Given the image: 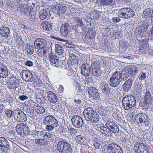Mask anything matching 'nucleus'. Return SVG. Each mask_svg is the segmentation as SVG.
<instances>
[{
  "label": "nucleus",
  "mask_w": 153,
  "mask_h": 153,
  "mask_svg": "<svg viewBox=\"0 0 153 153\" xmlns=\"http://www.w3.org/2000/svg\"><path fill=\"white\" fill-rule=\"evenodd\" d=\"M48 140V138H44V139H41V145H46L48 143V141H48L47 140Z\"/></svg>",
  "instance_id": "62"
},
{
  "label": "nucleus",
  "mask_w": 153,
  "mask_h": 153,
  "mask_svg": "<svg viewBox=\"0 0 153 153\" xmlns=\"http://www.w3.org/2000/svg\"><path fill=\"white\" fill-rule=\"evenodd\" d=\"M45 110L42 106L39 105L35 111L39 114H42L45 113Z\"/></svg>",
  "instance_id": "48"
},
{
  "label": "nucleus",
  "mask_w": 153,
  "mask_h": 153,
  "mask_svg": "<svg viewBox=\"0 0 153 153\" xmlns=\"http://www.w3.org/2000/svg\"><path fill=\"white\" fill-rule=\"evenodd\" d=\"M49 12V9L45 8L41 9L39 13L40 19L42 20H44L48 16Z\"/></svg>",
  "instance_id": "26"
},
{
  "label": "nucleus",
  "mask_w": 153,
  "mask_h": 153,
  "mask_svg": "<svg viewBox=\"0 0 153 153\" xmlns=\"http://www.w3.org/2000/svg\"><path fill=\"white\" fill-rule=\"evenodd\" d=\"M13 116L14 119L18 121L25 122L27 120L26 116L24 113L17 108L13 111Z\"/></svg>",
  "instance_id": "7"
},
{
  "label": "nucleus",
  "mask_w": 153,
  "mask_h": 153,
  "mask_svg": "<svg viewBox=\"0 0 153 153\" xmlns=\"http://www.w3.org/2000/svg\"><path fill=\"white\" fill-rule=\"evenodd\" d=\"M73 18L74 20L78 23L77 25H78L79 27H81L83 28V26H85V25L81 18L78 16L74 17Z\"/></svg>",
  "instance_id": "45"
},
{
  "label": "nucleus",
  "mask_w": 153,
  "mask_h": 153,
  "mask_svg": "<svg viewBox=\"0 0 153 153\" xmlns=\"http://www.w3.org/2000/svg\"><path fill=\"white\" fill-rule=\"evenodd\" d=\"M95 113L94 110L90 107H88L85 109L83 112V115L85 119L87 121H89L91 118L92 116L94 115Z\"/></svg>",
  "instance_id": "19"
},
{
  "label": "nucleus",
  "mask_w": 153,
  "mask_h": 153,
  "mask_svg": "<svg viewBox=\"0 0 153 153\" xmlns=\"http://www.w3.org/2000/svg\"><path fill=\"white\" fill-rule=\"evenodd\" d=\"M68 40L67 42H65V44H63V45H64L66 47L68 48H70L74 49L76 48V46L75 45L73 44L68 43Z\"/></svg>",
  "instance_id": "59"
},
{
  "label": "nucleus",
  "mask_w": 153,
  "mask_h": 153,
  "mask_svg": "<svg viewBox=\"0 0 153 153\" xmlns=\"http://www.w3.org/2000/svg\"><path fill=\"white\" fill-rule=\"evenodd\" d=\"M144 100L151 103L153 100L151 92L148 90H146L145 94Z\"/></svg>",
  "instance_id": "35"
},
{
  "label": "nucleus",
  "mask_w": 153,
  "mask_h": 153,
  "mask_svg": "<svg viewBox=\"0 0 153 153\" xmlns=\"http://www.w3.org/2000/svg\"><path fill=\"white\" fill-rule=\"evenodd\" d=\"M58 7V11L59 13L63 14L65 13L67 7L65 4H59Z\"/></svg>",
  "instance_id": "42"
},
{
  "label": "nucleus",
  "mask_w": 153,
  "mask_h": 153,
  "mask_svg": "<svg viewBox=\"0 0 153 153\" xmlns=\"http://www.w3.org/2000/svg\"><path fill=\"white\" fill-rule=\"evenodd\" d=\"M153 13V9L148 8L145 9L143 12V16H151Z\"/></svg>",
  "instance_id": "44"
},
{
  "label": "nucleus",
  "mask_w": 153,
  "mask_h": 153,
  "mask_svg": "<svg viewBox=\"0 0 153 153\" xmlns=\"http://www.w3.org/2000/svg\"><path fill=\"white\" fill-rule=\"evenodd\" d=\"M151 103L144 100L143 102H140L139 103V105L145 111H147L149 108V104Z\"/></svg>",
  "instance_id": "36"
},
{
  "label": "nucleus",
  "mask_w": 153,
  "mask_h": 153,
  "mask_svg": "<svg viewBox=\"0 0 153 153\" xmlns=\"http://www.w3.org/2000/svg\"><path fill=\"white\" fill-rule=\"evenodd\" d=\"M82 74L85 76H89L90 72V68H81Z\"/></svg>",
  "instance_id": "50"
},
{
  "label": "nucleus",
  "mask_w": 153,
  "mask_h": 153,
  "mask_svg": "<svg viewBox=\"0 0 153 153\" xmlns=\"http://www.w3.org/2000/svg\"><path fill=\"white\" fill-rule=\"evenodd\" d=\"M36 100L37 102L40 104H44L47 101L45 98L41 94L36 96Z\"/></svg>",
  "instance_id": "34"
},
{
  "label": "nucleus",
  "mask_w": 153,
  "mask_h": 153,
  "mask_svg": "<svg viewBox=\"0 0 153 153\" xmlns=\"http://www.w3.org/2000/svg\"><path fill=\"white\" fill-rule=\"evenodd\" d=\"M39 105L38 104L33 102H31L30 104V107L33 108L35 111Z\"/></svg>",
  "instance_id": "63"
},
{
  "label": "nucleus",
  "mask_w": 153,
  "mask_h": 153,
  "mask_svg": "<svg viewBox=\"0 0 153 153\" xmlns=\"http://www.w3.org/2000/svg\"><path fill=\"white\" fill-rule=\"evenodd\" d=\"M68 131L70 134L72 136L75 135L77 133L76 129L71 126L68 127Z\"/></svg>",
  "instance_id": "53"
},
{
  "label": "nucleus",
  "mask_w": 153,
  "mask_h": 153,
  "mask_svg": "<svg viewBox=\"0 0 153 153\" xmlns=\"http://www.w3.org/2000/svg\"><path fill=\"white\" fill-rule=\"evenodd\" d=\"M25 124L23 123H21L20 124H17L16 127V130L18 133L20 135H22V131L24 127Z\"/></svg>",
  "instance_id": "37"
},
{
  "label": "nucleus",
  "mask_w": 153,
  "mask_h": 153,
  "mask_svg": "<svg viewBox=\"0 0 153 153\" xmlns=\"http://www.w3.org/2000/svg\"><path fill=\"white\" fill-rule=\"evenodd\" d=\"M92 68L91 70V74H93L94 76H100V68Z\"/></svg>",
  "instance_id": "39"
},
{
  "label": "nucleus",
  "mask_w": 153,
  "mask_h": 153,
  "mask_svg": "<svg viewBox=\"0 0 153 153\" xmlns=\"http://www.w3.org/2000/svg\"><path fill=\"white\" fill-rule=\"evenodd\" d=\"M75 139L76 142L79 144H82L85 140V137L81 135H79L77 136Z\"/></svg>",
  "instance_id": "49"
},
{
  "label": "nucleus",
  "mask_w": 153,
  "mask_h": 153,
  "mask_svg": "<svg viewBox=\"0 0 153 153\" xmlns=\"http://www.w3.org/2000/svg\"><path fill=\"white\" fill-rule=\"evenodd\" d=\"M44 30L46 31L51 30L52 28V24L48 22H44L41 25Z\"/></svg>",
  "instance_id": "30"
},
{
  "label": "nucleus",
  "mask_w": 153,
  "mask_h": 153,
  "mask_svg": "<svg viewBox=\"0 0 153 153\" xmlns=\"http://www.w3.org/2000/svg\"><path fill=\"white\" fill-rule=\"evenodd\" d=\"M97 2L101 6H106L111 5L113 0H97Z\"/></svg>",
  "instance_id": "31"
},
{
  "label": "nucleus",
  "mask_w": 153,
  "mask_h": 153,
  "mask_svg": "<svg viewBox=\"0 0 153 153\" xmlns=\"http://www.w3.org/2000/svg\"><path fill=\"white\" fill-rule=\"evenodd\" d=\"M47 41L42 38H38L35 39L34 44L35 48H44L47 44Z\"/></svg>",
  "instance_id": "15"
},
{
  "label": "nucleus",
  "mask_w": 153,
  "mask_h": 153,
  "mask_svg": "<svg viewBox=\"0 0 153 153\" xmlns=\"http://www.w3.org/2000/svg\"><path fill=\"white\" fill-rule=\"evenodd\" d=\"M10 145L8 141L3 137H0V151L3 149L10 150Z\"/></svg>",
  "instance_id": "16"
},
{
  "label": "nucleus",
  "mask_w": 153,
  "mask_h": 153,
  "mask_svg": "<svg viewBox=\"0 0 153 153\" xmlns=\"http://www.w3.org/2000/svg\"><path fill=\"white\" fill-rule=\"evenodd\" d=\"M43 123L46 126L45 129L48 131H51L59 124L57 120L51 115L44 117Z\"/></svg>",
  "instance_id": "4"
},
{
  "label": "nucleus",
  "mask_w": 153,
  "mask_h": 153,
  "mask_svg": "<svg viewBox=\"0 0 153 153\" xmlns=\"http://www.w3.org/2000/svg\"><path fill=\"white\" fill-rule=\"evenodd\" d=\"M88 91L90 97L97 100L100 98L99 92L95 88L92 87H88Z\"/></svg>",
  "instance_id": "12"
},
{
  "label": "nucleus",
  "mask_w": 153,
  "mask_h": 153,
  "mask_svg": "<svg viewBox=\"0 0 153 153\" xmlns=\"http://www.w3.org/2000/svg\"><path fill=\"white\" fill-rule=\"evenodd\" d=\"M72 143L64 140L59 141L57 144V149L60 153H73Z\"/></svg>",
  "instance_id": "3"
},
{
  "label": "nucleus",
  "mask_w": 153,
  "mask_h": 153,
  "mask_svg": "<svg viewBox=\"0 0 153 153\" xmlns=\"http://www.w3.org/2000/svg\"><path fill=\"white\" fill-rule=\"evenodd\" d=\"M92 143L94 147L96 149H98L100 147V142L97 140L93 141Z\"/></svg>",
  "instance_id": "57"
},
{
  "label": "nucleus",
  "mask_w": 153,
  "mask_h": 153,
  "mask_svg": "<svg viewBox=\"0 0 153 153\" xmlns=\"http://www.w3.org/2000/svg\"><path fill=\"white\" fill-rule=\"evenodd\" d=\"M65 69L68 71L69 76L71 75L74 76V73L75 72V71L74 70H76L75 68H65Z\"/></svg>",
  "instance_id": "55"
},
{
  "label": "nucleus",
  "mask_w": 153,
  "mask_h": 153,
  "mask_svg": "<svg viewBox=\"0 0 153 153\" xmlns=\"http://www.w3.org/2000/svg\"><path fill=\"white\" fill-rule=\"evenodd\" d=\"M100 86L102 93L105 95L108 96L111 91V88L108 84L106 82L103 81L101 83Z\"/></svg>",
  "instance_id": "14"
},
{
  "label": "nucleus",
  "mask_w": 153,
  "mask_h": 153,
  "mask_svg": "<svg viewBox=\"0 0 153 153\" xmlns=\"http://www.w3.org/2000/svg\"><path fill=\"white\" fill-rule=\"evenodd\" d=\"M56 52L57 54L60 55L64 53V50L63 48L59 44H56L55 46Z\"/></svg>",
  "instance_id": "41"
},
{
  "label": "nucleus",
  "mask_w": 153,
  "mask_h": 153,
  "mask_svg": "<svg viewBox=\"0 0 153 153\" xmlns=\"http://www.w3.org/2000/svg\"><path fill=\"white\" fill-rule=\"evenodd\" d=\"M74 86L76 88V90L79 93V94H83L84 92V91L81 88V85L77 82H75L74 83Z\"/></svg>",
  "instance_id": "47"
},
{
  "label": "nucleus",
  "mask_w": 153,
  "mask_h": 153,
  "mask_svg": "<svg viewBox=\"0 0 153 153\" xmlns=\"http://www.w3.org/2000/svg\"><path fill=\"white\" fill-rule=\"evenodd\" d=\"M38 125L36 123L35 124L36 129L34 130L33 132V134L32 135L33 136L35 137V138H39L38 135L37 134V130H39V129L38 128Z\"/></svg>",
  "instance_id": "56"
},
{
  "label": "nucleus",
  "mask_w": 153,
  "mask_h": 153,
  "mask_svg": "<svg viewBox=\"0 0 153 153\" xmlns=\"http://www.w3.org/2000/svg\"><path fill=\"white\" fill-rule=\"evenodd\" d=\"M47 94L48 100L51 103H55L58 101L59 98L54 93L48 91L47 92Z\"/></svg>",
  "instance_id": "22"
},
{
  "label": "nucleus",
  "mask_w": 153,
  "mask_h": 153,
  "mask_svg": "<svg viewBox=\"0 0 153 153\" xmlns=\"http://www.w3.org/2000/svg\"><path fill=\"white\" fill-rule=\"evenodd\" d=\"M107 111H101L99 112L100 114L102 116V119L105 122V124L107 123V122L111 121L112 122H114L112 120H110L109 118V116L107 113Z\"/></svg>",
  "instance_id": "27"
},
{
  "label": "nucleus",
  "mask_w": 153,
  "mask_h": 153,
  "mask_svg": "<svg viewBox=\"0 0 153 153\" xmlns=\"http://www.w3.org/2000/svg\"><path fill=\"white\" fill-rule=\"evenodd\" d=\"M49 59L51 62L52 63V65L54 66L58 67L57 65H58L59 60L56 55L53 53H51L49 55Z\"/></svg>",
  "instance_id": "24"
},
{
  "label": "nucleus",
  "mask_w": 153,
  "mask_h": 153,
  "mask_svg": "<svg viewBox=\"0 0 153 153\" xmlns=\"http://www.w3.org/2000/svg\"><path fill=\"white\" fill-rule=\"evenodd\" d=\"M133 149L135 152L144 149H146L148 146L143 143L135 141L133 142Z\"/></svg>",
  "instance_id": "21"
},
{
  "label": "nucleus",
  "mask_w": 153,
  "mask_h": 153,
  "mask_svg": "<svg viewBox=\"0 0 153 153\" xmlns=\"http://www.w3.org/2000/svg\"><path fill=\"white\" fill-rule=\"evenodd\" d=\"M118 72L114 73L110 79L109 84L111 86L113 87H116L118 86L121 82L120 79V76L119 75Z\"/></svg>",
  "instance_id": "10"
},
{
  "label": "nucleus",
  "mask_w": 153,
  "mask_h": 153,
  "mask_svg": "<svg viewBox=\"0 0 153 153\" xmlns=\"http://www.w3.org/2000/svg\"><path fill=\"white\" fill-rule=\"evenodd\" d=\"M100 16V13L98 11L93 10L90 12L88 17L91 19L96 20L98 19Z\"/></svg>",
  "instance_id": "28"
},
{
  "label": "nucleus",
  "mask_w": 153,
  "mask_h": 153,
  "mask_svg": "<svg viewBox=\"0 0 153 153\" xmlns=\"http://www.w3.org/2000/svg\"><path fill=\"white\" fill-rule=\"evenodd\" d=\"M135 13L133 10L130 8H123L118 12L119 17L129 19L134 16Z\"/></svg>",
  "instance_id": "6"
},
{
  "label": "nucleus",
  "mask_w": 153,
  "mask_h": 153,
  "mask_svg": "<svg viewBox=\"0 0 153 153\" xmlns=\"http://www.w3.org/2000/svg\"><path fill=\"white\" fill-rule=\"evenodd\" d=\"M127 70L130 76H134L137 74L138 72L137 68H128Z\"/></svg>",
  "instance_id": "43"
},
{
  "label": "nucleus",
  "mask_w": 153,
  "mask_h": 153,
  "mask_svg": "<svg viewBox=\"0 0 153 153\" xmlns=\"http://www.w3.org/2000/svg\"><path fill=\"white\" fill-rule=\"evenodd\" d=\"M7 68H0V77H6L8 75Z\"/></svg>",
  "instance_id": "40"
},
{
  "label": "nucleus",
  "mask_w": 153,
  "mask_h": 153,
  "mask_svg": "<svg viewBox=\"0 0 153 153\" xmlns=\"http://www.w3.org/2000/svg\"><path fill=\"white\" fill-rule=\"evenodd\" d=\"M10 29L7 27L2 26L0 29V33L2 36L5 37L9 36Z\"/></svg>",
  "instance_id": "25"
},
{
  "label": "nucleus",
  "mask_w": 153,
  "mask_h": 153,
  "mask_svg": "<svg viewBox=\"0 0 153 153\" xmlns=\"http://www.w3.org/2000/svg\"><path fill=\"white\" fill-rule=\"evenodd\" d=\"M133 149L135 152L144 149H146L148 146L143 143L135 141L133 142Z\"/></svg>",
  "instance_id": "20"
},
{
  "label": "nucleus",
  "mask_w": 153,
  "mask_h": 153,
  "mask_svg": "<svg viewBox=\"0 0 153 153\" xmlns=\"http://www.w3.org/2000/svg\"><path fill=\"white\" fill-rule=\"evenodd\" d=\"M147 42L145 40H143L140 46L139 51L141 53H146L148 51L149 49L147 47Z\"/></svg>",
  "instance_id": "29"
},
{
  "label": "nucleus",
  "mask_w": 153,
  "mask_h": 153,
  "mask_svg": "<svg viewBox=\"0 0 153 153\" xmlns=\"http://www.w3.org/2000/svg\"><path fill=\"white\" fill-rule=\"evenodd\" d=\"M25 51L27 52V54L31 55L33 53L34 48L33 46H30L27 44L25 46Z\"/></svg>",
  "instance_id": "46"
},
{
  "label": "nucleus",
  "mask_w": 153,
  "mask_h": 153,
  "mask_svg": "<svg viewBox=\"0 0 153 153\" xmlns=\"http://www.w3.org/2000/svg\"><path fill=\"white\" fill-rule=\"evenodd\" d=\"M71 27L69 24L65 23L62 25L60 29L61 34L63 36H67L70 33Z\"/></svg>",
  "instance_id": "18"
},
{
  "label": "nucleus",
  "mask_w": 153,
  "mask_h": 153,
  "mask_svg": "<svg viewBox=\"0 0 153 153\" xmlns=\"http://www.w3.org/2000/svg\"><path fill=\"white\" fill-rule=\"evenodd\" d=\"M24 127L26 128H24L23 129L22 131V135H21L24 136V135H27L31 134V133L29 129V127L28 126L25 124Z\"/></svg>",
  "instance_id": "51"
},
{
  "label": "nucleus",
  "mask_w": 153,
  "mask_h": 153,
  "mask_svg": "<svg viewBox=\"0 0 153 153\" xmlns=\"http://www.w3.org/2000/svg\"><path fill=\"white\" fill-rule=\"evenodd\" d=\"M91 117L89 121H91L92 123H95L99 122L100 121L99 115L97 113H95L94 115H93Z\"/></svg>",
  "instance_id": "38"
},
{
  "label": "nucleus",
  "mask_w": 153,
  "mask_h": 153,
  "mask_svg": "<svg viewBox=\"0 0 153 153\" xmlns=\"http://www.w3.org/2000/svg\"><path fill=\"white\" fill-rule=\"evenodd\" d=\"M21 10L26 14L29 12V18L33 21L36 20V13L33 10L31 9L28 4H26L23 6L21 9Z\"/></svg>",
  "instance_id": "8"
},
{
  "label": "nucleus",
  "mask_w": 153,
  "mask_h": 153,
  "mask_svg": "<svg viewBox=\"0 0 153 153\" xmlns=\"http://www.w3.org/2000/svg\"><path fill=\"white\" fill-rule=\"evenodd\" d=\"M24 111L26 113V114L28 115L31 117L33 114L34 110L32 108L30 107H25L24 108Z\"/></svg>",
  "instance_id": "52"
},
{
  "label": "nucleus",
  "mask_w": 153,
  "mask_h": 153,
  "mask_svg": "<svg viewBox=\"0 0 153 153\" xmlns=\"http://www.w3.org/2000/svg\"><path fill=\"white\" fill-rule=\"evenodd\" d=\"M22 79L26 82H32L34 80V77L32 73L26 70L22 71L21 73Z\"/></svg>",
  "instance_id": "13"
},
{
  "label": "nucleus",
  "mask_w": 153,
  "mask_h": 153,
  "mask_svg": "<svg viewBox=\"0 0 153 153\" xmlns=\"http://www.w3.org/2000/svg\"><path fill=\"white\" fill-rule=\"evenodd\" d=\"M96 35V33L94 30H90L89 32V36L91 39H93Z\"/></svg>",
  "instance_id": "60"
},
{
  "label": "nucleus",
  "mask_w": 153,
  "mask_h": 153,
  "mask_svg": "<svg viewBox=\"0 0 153 153\" xmlns=\"http://www.w3.org/2000/svg\"><path fill=\"white\" fill-rule=\"evenodd\" d=\"M10 79L11 81L7 84V87L9 89L14 90L20 85V79L14 77H11Z\"/></svg>",
  "instance_id": "11"
},
{
  "label": "nucleus",
  "mask_w": 153,
  "mask_h": 153,
  "mask_svg": "<svg viewBox=\"0 0 153 153\" xmlns=\"http://www.w3.org/2000/svg\"><path fill=\"white\" fill-rule=\"evenodd\" d=\"M123 108L127 110H131L135 108L136 100L132 95H128L124 97L122 100Z\"/></svg>",
  "instance_id": "2"
},
{
  "label": "nucleus",
  "mask_w": 153,
  "mask_h": 153,
  "mask_svg": "<svg viewBox=\"0 0 153 153\" xmlns=\"http://www.w3.org/2000/svg\"><path fill=\"white\" fill-rule=\"evenodd\" d=\"M132 83V82L131 80L128 79L126 80L123 85L124 91L127 92L130 90Z\"/></svg>",
  "instance_id": "32"
},
{
  "label": "nucleus",
  "mask_w": 153,
  "mask_h": 153,
  "mask_svg": "<svg viewBox=\"0 0 153 153\" xmlns=\"http://www.w3.org/2000/svg\"><path fill=\"white\" fill-rule=\"evenodd\" d=\"M39 137H42L48 138V140H50L51 142H52L54 139V137L53 134L50 133L49 132H46V130H43L40 131L39 130H37V134Z\"/></svg>",
  "instance_id": "17"
},
{
  "label": "nucleus",
  "mask_w": 153,
  "mask_h": 153,
  "mask_svg": "<svg viewBox=\"0 0 153 153\" xmlns=\"http://www.w3.org/2000/svg\"><path fill=\"white\" fill-rule=\"evenodd\" d=\"M105 126L100 127V132L105 136H111L113 133L115 134L119 131V127L117 122H107Z\"/></svg>",
  "instance_id": "1"
},
{
  "label": "nucleus",
  "mask_w": 153,
  "mask_h": 153,
  "mask_svg": "<svg viewBox=\"0 0 153 153\" xmlns=\"http://www.w3.org/2000/svg\"><path fill=\"white\" fill-rule=\"evenodd\" d=\"M146 149H144L138 151H136V153H149V149L148 147Z\"/></svg>",
  "instance_id": "58"
},
{
  "label": "nucleus",
  "mask_w": 153,
  "mask_h": 153,
  "mask_svg": "<svg viewBox=\"0 0 153 153\" xmlns=\"http://www.w3.org/2000/svg\"><path fill=\"white\" fill-rule=\"evenodd\" d=\"M73 125L76 128H79L85 125L82 118L78 115H74L71 119Z\"/></svg>",
  "instance_id": "9"
},
{
  "label": "nucleus",
  "mask_w": 153,
  "mask_h": 153,
  "mask_svg": "<svg viewBox=\"0 0 153 153\" xmlns=\"http://www.w3.org/2000/svg\"><path fill=\"white\" fill-rule=\"evenodd\" d=\"M69 64H71L72 65V66H74L75 65L77 64L78 63V57H76V58L75 59L73 60V61L71 62H69Z\"/></svg>",
  "instance_id": "64"
},
{
  "label": "nucleus",
  "mask_w": 153,
  "mask_h": 153,
  "mask_svg": "<svg viewBox=\"0 0 153 153\" xmlns=\"http://www.w3.org/2000/svg\"><path fill=\"white\" fill-rule=\"evenodd\" d=\"M6 99L10 103H13L14 101L13 98L10 95H7L6 97Z\"/></svg>",
  "instance_id": "61"
},
{
  "label": "nucleus",
  "mask_w": 153,
  "mask_h": 153,
  "mask_svg": "<svg viewBox=\"0 0 153 153\" xmlns=\"http://www.w3.org/2000/svg\"><path fill=\"white\" fill-rule=\"evenodd\" d=\"M120 147L118 146L117 144L114 143H111L108 146L107 151L109 152H114L117 151L118 149L120 148Z\"/></svg>",
  "instance_id": "33"
},
{
  "label": "nucleus",
  "mask_w": 153,
  "mask_h": 153,
  "mask_svg": "<svg viewBox=\"0 0 153 153\" xmlns=\"http://www.w3.org/2000/svg\"><path fill=\"white\" fill-rule=\"evenodd\" d=\"M135 120L136 124L139 126H149V123L147 115L143 112H140L135 115Z\"/></svg>",
  "instance_id": "5"
},
{
  "label": "nucleus",
  "mask_w": 153,
  "mask_h": 153,
  "mask_svg": "<svg viewBox=\"0 0 153 153\" xmlns=\"http://www.w3.org/2000/svg\"><path fill=\"white\" fill-rule=\"evenodd\" d=\"M4 112L7 118H10L12 115H13V111L10 109H6Z\"/></svg>",
  "instance_id": "54"
},
{
  "label": "nucleus",
  "mask_w": 153,
  "mask_h": 153,
  "mask_svg": "<svg viewBox=\"0 0 153 153\" xmlns=\"http://www.w3.org/2000/svg\"><path fill=\"white\" fill-rule=\"evenodd\" d=\"M124 68L121 70V71H117L119 73V74L120 77V79L121 80H126L129 76L130 74H128V71H127V68Z\"/></svg>",
  "instance_id": "23"
}]
</instances>
